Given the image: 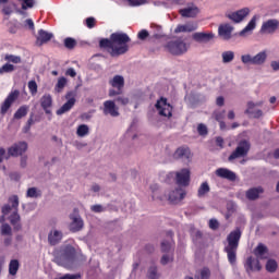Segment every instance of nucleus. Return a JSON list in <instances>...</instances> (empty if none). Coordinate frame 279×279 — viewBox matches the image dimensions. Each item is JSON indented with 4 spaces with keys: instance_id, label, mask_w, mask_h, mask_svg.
<instances>
[{
    "instance_id": "obj_1",
    "label": "nucleus",
    "mask_w": 279,
    "mask_h": 279,
    "mask_svg": "<svg viewBox=\"0 0 279 279\" xmlns=\"http://www.w3.org/2000/svg\"><path fill=\"white\" fill-rule=\"evenodd\" d=\"M130 36L125 33H113L110 38H102L99 40L100 49H106L111 58H118L130 51Z\"/></svg>"
},
{
    "instance_id": "obj_2",
    "label": "nucleus",
    "mask_w": 279,
    "mask_h": 279,
    "mask_svg": "<svg viewBox=\"0 0 279 279\" xmlns=\"http://www.w3.org/2000/svg\"><path fill=\"white\" fill-rule=\"evenodd\" d=\"M241 241V229H235L227 236L228 245L225 247V252L228 256L230 265L236 263V251L239 250V243Z\"/></svg>"
},
{
    "instance_id": "obj_3",
    "label": "nucleus",
    "mask_w": 279,
    "mask_h": 279,
    "mask_svg": "<svg viewBox=\"0 0 279 279\" xmlns=\"http://www.w3.org/2000/svg\"><path fill=\"white\" fill-rule=\"evenodd\" d=\"M163 49L171 53V56H184L189 51V45H186L183 38H178L165 44Z\"/></svg>"
},
{
    "instance_id": "obj_4",
    "label": "nucleus",
    "mask_w": 279,
    "mask_h": 279,
    "mask_svg": "<svg viewBox=\"0 0 279 279\" xmlns=\"http://www.w3.org/2000/svg\"><path fill=\"white\" fill-rule=\"evenodd\" d=\"M9 204H12L13 213L9 217V221L11 226H13V230L19 232L23 227L21 226V215H19V196L12 195L9 197Z\"/></svg>"
},
{
    "instance_id": "obj_5",
    "label": "nucleus",
    "mask_w": 279,
    "mask_h": 279,
    "mask_svg": "<svg viewBox=\"0 0 279 279\" xmlns=\"http://www.w3.org/2000/svg\"><path fill=\"white\" fill-rule=\"evenodd\" d=\"M250 149H252V144H250V141L242 140L238 143L236 148L229 156L228 160L232 162V160H236V158H245V156L250 154Z\"/></svg>"
},
{
    "instance_id": "obj_6",
    "label": "nucleus",
    "mask_w": 279,
    "mask_h": 279,
    "mask_svg": "<svg viewBox=\"0 0 279 279\" xmlns=\"http://www.w3.org/2000/svg\"><path fill=\"white\" fill-rule=\"evenodd\" d=\"M58 262L62 267H71V264L75 263V247L65 246L58 258Z\"/></svg>"
},
{
    "instance_id": "obj_7",
    "label": "nucleus",
    "mask_w": 279,
    "mask_h": 279,
    "mask_svg": "<svg viewBox=\"0 0 279 279\" xmlns=\"http://www.w3.org/2000/svg\"><path fill=\"white\" fill-rule=\"evenodd\" d=\"M110 86L117 89H109V97H117V95H121L123 93V87L125 86V78L121 75L113 76L112 80L109 81Z\"/></svg>"
},
{
    "instance_id": "obj_8",
    "label": "nucleus",
    "mask_w": 279,
    "mask_h": 279,
    "mask_svg": "<svg viewBox=\"0 0 279 279\" xmlns=\"http://www.w3.org/2000/svg\"><path fill=\"white\" fill-rule=\"evenodd\" d=\"M155 107L158 110L160 117H168V119L173 117V107L171 104H168L167 98L161 97L159 100H157Z\"/></svg>"
},
{
    "instance_id": "obj_9",
    "label": "nucleus",
    "mask_w": 279,
    "mask_h": 279,
    "mask_svg": "<svg viewBox=\"0 0 279 279\" xmlns=\"http://www.w3.org/2000/svg\"><path fill=\"white\" fill-rule=\"evenodd\" d=\"M170 175H175V184L178 186H189L191 184V170L186 168L178 172H171Z\"/></svg>"
},
{
    "instance_id": "obj_10",
    "label": "nucleus",
    "mask_w": 279,
    "mask_h": 279,
    "mask_svg": "<svg viewBox=\"0 0 279 279\" xmlns=\"http://www.w3.org/2000/svg\"><path fill=\"white\" fill-rule=\"evenodd\" d=\"M21 95V92L19 89H14L13 92H11L8 97L4 99V101L1 105L0 108V113L1 114H8V110H10V108H12V104H14V101H16V99H19Z\"/></svg>"
},
{
    "instance_id": "obj_11",
    "label": "nucleus",
    "mask_w": 279,
    "mask_h": 279,
    "mask_svg": "<svg viewBox=\"0 0 279 279\" xmlns=\"http://www.w3.org/2000/svg\"><path fill=\"white\" fill-rule=\"evenodd\" d=\"M27 142H17L9 147V156H12L13 158H19V156H23L25 151H27Z\"/></svg>"
},
{
    "instance_id": "obj_12",
    "label": "nucleus",
    "mask_w": 279,
    "mask_h": 279,
    "mask_svg": "<svg viewBox=\"0 0 279 279\" xmlns=\"http://www.w3.org/2000/svg\"><path fill=\"white\" fill-rule=\"evenodd\" d=\"M279 27V21L277 19H270L263 22L259 29L260 34H276V31Z\"/></svg>"
},
{
    "instance_id": "obj_13",
    "label": "nucleus",
    "mask_w": 279,
    "mask_h": 279,
    "mask_svg": "<svg viewBox=\"0 0 279 279\" xmlns=\"http://www.w3.org/2000/svg\"><path fill=\"white\" fill-rule=\"evenodd\" d=\"M65 99H68V101L62 105L60 109L57 110L58 116L69 112L73 108V106H75V92H68L65 95Z\"/></svg>"
},
{
    "instance_id": "obj_14",
    "label": "nucleus",
    "mask_w": 279,
    "mask_h": 279,
    "mask_svg": "<svg viewBox=\"0 0 279 279\" xmlns=\"http://www.w3.org/2000/svg\"><path fill=\"white\" fill-rule=\"evenodd\" d=\"M191 148L189 146H181L177 148V150L173 154L174 160H183L186 162H191Z\"/></svg>"
},
{
    "instance_id": "obj_15",
    "label": "nucleus",
    "mask_w": 279,
    "mask_h": 279,
    "mask_svg": "<svg viewBox=\"0 0 279 279\" xmlns=\"http://www.w3.org/2000/svg\"><path fill=\"white\" fill-rule=\"evenodd\" d=\"M186 197V191L182 187H177L175 190L171 191L168 195V199L170 204H180L182 199Z\"/></svg>"
},
{
    "instance_id": "obj_16",
    "label": "nucleus",
    "mask_w": 279,
    "mask_h": 279,
    "mask_svg": "<svg viewBox=\"0 0 279 279\" xmlns=\"http://www.w3.org/2000/svg\"><path fill=\"white\" fill-rule=\"evenodd\" d=\"M244 267L246 269V274H252V271H260V269H263L260 260L252 256L246 258Z\"/></svg>"
},
{
    "instance_id": "obj_17",
    "label": "nucleus",
    "mask_w": 279,
    "mask_h": 279,
    "mask_svg": "<svg viewBox=\"0 0 279 279\" xmlns=\"http://www.w3.org/2000/svg\"><path fill=\"white\" fill-rule=\"evenodd\" d=\"M51 38H53V33H49L41 28L38 31L35 45L37 47H43V45H47V43H49Z\"/></svg>"
},
{
    "instance_id": "obj_18",
    "label": "nucleus",
    "mask_w": 279,
    "mask_h": 279,
    "mask_svg": "<svg viewBox=\"0 0 279 279\" xmlns=\"http://www.w3.org/2000/svg\"><path fill=\"white\" fill-rule=\"evenodd\" d=\"M179 14H181L183 19H195V16L199 14V8L192 3L186 8L180 9Z\"/></svg>"
},
{
    "instance_id": "obj_19",
    "label": "nucleus",
    "mask_w": 279,
    "mask_h": 279,
    "mask_svg": "<svg viewBox=\"0 0 279 279\" xmlns=\"http://www.w3.org/2000/svg\"><path fill=\"white\" fill-rule=\"evenodd\" d=\"M254 256L259 260H267L269 258V248L263 243H258L253 251Z\"/></svg>"
},
{
    "instance_id": "obj_20",
    "label": "nucleus",
    "mask_w": 279,
    "mask_h": 279,
    "mask_svg": "<svg viewBox=\"0 0 279 279\" xmlns=\"http://www.w3.org/2000/svg\"><path fill=\"white\" fill-rule=\"evenodd\" d=\"M248 14H250V8H244L229 14L228 19L233 21V23H241V21H243L246 16H248Z\"/></svg>"
},
{
    "instance_id": "obj_21",
    "label": "nucleus",
    "mask_w": 279,
    "mask_h": 279,
    "mask_svg": "<svg viewBox=\"0 0 279 279\" xmlns=\"http://www.w3.org/2000/svg\"><path fill=\"white\" fill-rule=\"evenodd\" d=\"M232 32H234V27L230 24H221L218 27V34L222 40H230L232 38Z\"/></svg>"
},
{
    "instance_id": "obj_22",
    "label": "nucleus",
    "mask_w": 279,
    "mask_h": 279,
    "mask_svg": "<svg viewBox=\"0 0 279 279\" xmlns=\"http://www.w3.org/2000/svg\"><path fill=\"white\" fill-rule=\"evenodd\" d=\"M216 175L218 178H222L223 180H229V182L236 181V173L232 172L228 168H218L216 170Z\"/></svg>"
},
{
    "instance_id": "obj_23",
    "label": "nucleus",
    "mask_w": 279,
    "mask_h": 279,
    "mask_svg": "<svg viewBox=\"0 0 279 279\" xmlns=\"http://www.w3.org/2000/svg\"><path fill=\"white\" fill-rule=\"evenodd\" d=\"M104 114H110V117H119V107L113 100H106L104 102Z\"/></svg>"
},
{
    "instance_id": "obj_24",
    "label": "nucleus",
    "mask_w": 279,
    "mask_h": 279,
    "mask_svg": "<svg viewBox=\"0 0 279 279\" xmlns=\"http://www.w3.org/2000/svg\"><path fill=\"white\" fill-rule=\"evenodd\" d=\"M71 223H70V231L71 232H80L84 228V220L80 216H70Z\"/></svg>"
},
{
    "instance_id": "obj_25",
    "label": "nucleus",
    "mask_w": 279,
    "mask_h": 279,
    "mask_svg": "<svg viewBox=\"0 0 279 279\" xmlns=\"http://www.w3.org/2000/svg\"><path fill=\"white\" fill-rule=\"evenodd\" d=\"M40 106L47 114H51V108L53 107V98L49 94H45L40 98Z\"/></svg>"
},
{
    "instance_id": "obj_26",
    "label": "nucleus",
    "mask_w": 279,
    "mask_h": 279,
    "mask_svg": "<svg viewBox=\"0 0 279 279\" xmlns=\"http://www.w3.org/2000/svg\"><path fill=\"white\" fill-rule=\"evenodd\" d=\"M193 40H195V43H210V40H213V38H215V34L214 33H194L192 35Z\"/></svg>"
},
{
    "instance_id": "obj_27",
    "label": "nucleus",
    "mask_w": 279,
    "mask_h": 279,
    "mask_svg": "<svg viewBox=\"0 0 279 279\" xmlns=\"http://www.w3.org/2000/svg\"><path fill=\"white\" fill-rule=\"evenodd\" d=\"M256 106H263V102L254 104V102L250 101L247 104V109H246L245 113L253 114L255 119H260V117H263V110L258 109L256 111H253L254 108H256Z\"/></svg>"
},
{
    "instance_id": "obj_28",
    "label": "nucleus",
    "mask_w": 279,
    "mask_h": 279,
    "mask_svg": "<svg viewBox=\"0 0 279 279\" xmlns=\"http://www.w3.org/2000/svg\"><path fill=\"white\" fill-rule=\"evenodd\" d=\"M263 187H252L248 191H246V199H250L251 202H254L255 199H258L260 197V193H263Z\"/></svg>"
},
{
    "instance_id": "obj_29",
    "label": "nucleus",
    "mask_w": 279,
    "mask_h": 279,
    "mask_svg": "<svg viewBox=\"0 0 279 279\" xmlns=\"http://www.w3.org/2000/svg\"><path fill=\"white\" fill-rule=\"evenodd\" d=\"M195 29H197V24L195 23L178 25L174 29V34H182V32H195Z\"/></svg>"
},
{
    "instance_id": "obj_30",
    "label": "nucleus",
    "mask_w": 279,
    "mask_h": 279,
    "mask_svg": "<svg viewBox=\"0 0 279 279\" xmlns=\"http://www.w3.org/2000/svg\"><path fill=\"white\" fill-rule=\"evenodd\" d=\"M62 241V232L54 230L53 232H50L48 235V242L51 245H58Z\"/></svg>"
},
{
    "instance_id": "obj_31",
    "label": "nucleus",
    "mask_w": 279,
    "mask_h": 279,
    "mask_svg": "<svg viewBox=\"0 0 279 279\" xmlns=\"http://www.w3.org/2000/svg\"><path fill=\"white\" fill-rule=\"evenodd\" d=\"M256 21H258V15H254L248 24L240 32V36H245L247 32H253V29H256Z\"/></svg>"
},
{
    "instance_id": "obj_32",
    "label": "nucleus",
    "mask_w": 279,
    "mask_h": 279,
    "mask_svg": "<svg viewBox=\"0 0 279 279\" xmlns=\"http://www.w3.org/2000/svg\"><path fill=\"white\" fill-rule=\"evenodd\" d=\"M210 193V185L208 181L203 182L197 190V197H206Z\"/></svg>"
},
{
    "instance_id": "obj_33",
    "label": "nucleus",
    "mask_w": 279,
    "mask_h": 279,
    "mask_svg": "<svg viewBox=\"0 0 279 279\" xmlns=\"http://www.w3.org/2000/svg\"><path fill=\"white\" fill-rule=\"evenodd\" d=\"M29 112V106L24 105L21 106L14 113L13 119H23V117H27V113Z\"/></svg>"
},
{
    "instance_id": "obj_34",
    "label": "nucleus",
    "mask_w": 279,
    "mask_h": 279,
    "mask_svg": "<svg viewBox=\"0 0 279 279\" xmlns=\"http://www.w3.org/2000/svg\"><path fill=\"white\" fill-rule=\"evenodd\" d=\"M266 271H268V274H276V271H278V262L276 259H268L266 262Z\"/></svg>"
},
{
    "instance_id": "obj_35",
    "label": "nucleus",
    "mask_w": 279,
    "mask_h": 279,
    "mask_svg": "<svg viewBox=\"0 0 279 279\" xmlns=\"http://www.w3.org/2000/svg\"><path fill=\"white\" fill-rule=\"evenodd\" d=\"M20 267H21V264L19 263V259H12L9 264L10 276H16V274H19Z\"/></svg>"
},
{
    "instance_id": "obj_36",
    "label": "nucleus",
    "mask_w": 279,
    "mask_h": 279,
    "mask_svg": "<svg viewBox=\"0 0 279 279\" xmlns=\"http://www.w3.org/2000/svg\"><path fill=\"white\" fill-rule=\"evenodd\" d=\"M267 60V52L262 51L257 53L255 57H253V64H265V61Z\"/></svg>"
},
{
    "instance_id": "obj_37",
    "label": "nucleus",
    "mask_w": 279,
    "mask_h": 279,
    "mask_svg": "<svg viewBox=\"0 0 279 279\" xmlns=\"http://www.w3.org/2000/svg\"><path fill=\"white\" fill-rule=\"evenodd\" d=\"M16 70V66L12 63H5L2 66H0V75H4V73H14Z\"/></svg>"
},
{
    "instance_id": "obj_38",
    "label": "nucleus",
    "mask_w": 279,
    "mask_h": 279,
    "mask_svg": "<svg viewBox=\"0 0 279 279\" xmlns=\"http://www.w3.org/2000/svg\"><path fill=\"white\" fill-rule=\"evenodd\" d=\"M222 62L223 64H228L230 62H232V60H234V51L232 50H228L222 52Z\"/></svg>"
},
{
    "instance_id": "obj_39",
    "label": "nucleus",
    "mask_w": 279,
    "mask_h": 279,
    "mask_svg": "<svg viewBox=\"0 0 279 279\" xmlns=\"http://www.w3.org/2000/svg\"><path fill=\"white\" fill-rule=\"evenodd\" d=\"M65 49H75L77 47V40L73 37H66L63 41Z\"/></svg>"
},
{
    "instance_id": "obj_40",
    "label": "nucleus",
    "mask_w": 279,
    "mask_h": 279,
    "mask_svg": "<svg viewBox=\"0 0 279 279\" xmlns=\"http://www.w3.org/2000/svg\"><path fill=\"white\" fill-rule=\"evenodd\" d=\"M88 132H89V129H88V125H86V124L78 125V128L76 130L77 136H81V137L88 135Z\"/></svg>"
},
{
    "instance_id": "obj_41",
    "label": "nucleus",
    "mask_w": 279,
    "mask_h": 279,
    "mask_svg": "<svg viewBox=\"0 0 279 279\" xmlns=\"http://www.w3.org/2000/svg\"><path fill=\"white\" fill-rule=\"evenodd\" d=\"M0 232L4 236H12V227H10V225H8V223H3L0 227Z\"/></svg>"
},
{
    "instance_id": "obj_42",
    "label": "nucleus",
    "mask_w": 279,
    "mask_h": 279,
    "mask_svg": "<svg viewBox=\"0 0 279 279\" xmlns=\"http://www.w3.org/2000/svg\"><path fill=\"white\" fill-rule=\"evenodd\" d=\"M4 60L7 62H12L13 64H21L22 60L20 56L5 54Z\"/></svg>"
},
{
    "instance_id": "obj_43",
    "label": "nucleus",
    "mask_w": 279,
    "mask_h": 279,
    "mask_svg": "<svg viewBox=\"0 0 279 279\" xmlns=\"http://www.w3.org/2000/svg\"><path fill=\"white\" fill-rule=\"evenodd\" d=\"M64 86H66V77L62 76L58 80V83L56 85L57 93H62V89H64Z\"/></svg>"
},
{
    "instance_id": "obj_44",
    "label": "nucleus",
    "mask_w": 279,
    "mask_h": 279,
    "mask_svg": "<svg viewBox=\"0 0 279 279\" xmlns=\"http://www.w3.org/2000/svg\"><path fill=\"white\" fill-rule=\"evenodd\" d=\"M209 278H210V268H208V267H204L201 270V277L195 276V279H209Z\"/></svg>"
},
{
    "instance_id": "obj_45",
    "label": "nucleus",
    "mask_w": 279,
    "mask_h": 279,
    "mask_svg": "<svg viewBox=\"0 0 279 279\" xmlns=\"http://www.w3.org/2000/svg\"><path fill=\"white\" fill-rule=\"evenodd\" d=\"M12 155H10V151H5V148L0 147V163L3 162V160H10Z\"/></svg>"
},
{
    "instance_id": "obj_46",
    "label": "nucleus",
    "mask_w": 279,
    "mask_h": 279,
    "mask_svg": "<svg viewBox=\"0 0 279 279\" xmlns=\"http://www.w3.org/2000/svg\"><path fill=\"white\" fill-rule=\"evenodd\" d=\"M197 132L199 136H208V126H206L204 123H201L197 126Z\"/></svg>"
},
{
    "instance_id": "obj_47",
    "label": "nucleus",
    "mask_w": 279,
    "mask_h": 279,
    "mask_svg": "<svg viewBox=\"0 0 279 279\" xmlns=\"http://www.w3.org/2000/svg\"><path fill=\"white\" fill-rule=\"evenodd\" d=\"M22 3V10H28L34 8V0H19Z\"/></svg>"
},
{
    "instance_id": "obj_48",
    "label": "nucleus",
    "mask_w": 279,
    "mask_h": 279,
    "mask_svg": "<svg viewBox=\"0 0 279 279\" xmlns=\"http://www.w3.org/2000/svg\"><path fill=\"white\" fill-rule=\"evenodd\" d=\"M148 278L158 279V268L156 266H153L148 269Z\"/></svg>"
},
{
    "instance_id": "obj_49",
    "label": "nucleus",
    "mask_w": 279,
    "mask_h": 279,
    "mask_svg": "<svg viewBox=\"0 0 279 279\" xmlns=\"http://www.w3.org/2000/svg\"><path fill=\"white\" fill-rule=\"evenodd\" d=\"M28 89L29 93H32L33 95H36V93H38V84L36 83V81L28 82Z\"/></svg>"
},
{
    "instance_id": "obj_50",
    "label": "nucleus",
    "mask_w": 279,
    "mask_h": 279,
    "mask_svg": "<svg viewBox=\"0 0 279 279\" xmlns=\"http://www.w3.org/2000/svg\"><path fill=\"white\" fill-rule=\"evenodd\" d=\"M85 24H86V27H88V29H93V27L97 25V20H95V17H87L85 20Z\"/></svg>"
},
{
    "instance_id": "obj_51",
    "label": "nucleus",
    "mask_w": 279,
    "mask_h": 279,
    "mask_svg": "<svg viewBox=\"0 0 279 279\" xmlns=\"http://www.w3.org/2000/svg\"><path fill=\"white\" fill-rule=\"evenodd\" d=\"M38 190L36 187H29L26 192V197H38Z\"/></svg>"
},
{
    "instance_id": "obj_52",
    "label": "nucleus",
    "mask_w": 279,
    "mask_h": 279,
    "mask_svg": "<svg viewBox=\"0 0 279 279\" xmlns=\"http://www.w3.org/2000/svg\"><path fill=\"white\" fill-rule=\"evenodd\" d=\"M138 40H145L146 38H149V32L147 29H142L137 34Z\"/></svg>"
},
{
    "instance_id": "obj_53",
    "label": "nucleus",
    "mask_w": 279,
    "mask_h": 279,
    "mask_svg": "<svg viewBox=\"0 0 279 279\" xmlns=\"http://www.w3.org/2000/svg\"><path fill=\"white\" fill-rule=\"evenodd\" d=\"M116 101L121 106H128V104H130V98L125 96H119L118 98H116Z\"/></svg>"
},
{
    "instance_id": "obj_54",
    "label": "nucleus",
    "mask_w": 279,
    "mask_h": 279,
    "mask_svg": "<svg viewBox=\"0 0 279 279\" xmlns=\"http://www.w3.org/2000/svg\"><path fill=\"white\" fill-rule=\"evenodd\" d=\"M241 60H242L243 64H253L254 57H252L250 54H243L241 57Z\"/></svg>"
},
{
    "instance_id": "obj_55",
    "label": "nucleus",
    "mask_w": 279,
    "mask_h": 279,
    "mask_svg": "<svg viewBox=\"0 0 279 279\" xmlns=\"http://www.w3.org/2000/svg\"><path fill=\"white\" fill-rule=\"evenodd\" d=\"M171 251V242L163 241L161 242V252L167 253Z\"/></svg>"
},
{
    "instance_id": "obj_56",
    "label": "nucleus",
    "mask_w": 279,
    "mask_h": 279,
    "mask_svg": "<svg viewBox=\"0 0 279 279\" xmlns=\"http://www.w3.org/2000/svg\"><path fill=\"white\" fill-rule=\"evenodd\" d=\"M12 208H14V207H12V205L11 206L9 204L3 205L1 208L2 215L4 217H5V215H10V213L12 211Z\"/></svg>"
},
{
    "instance_id": "obj_57",
    "label": "nucleus",
    "mask_w": 279,
    "mask_h": 279,
    "mask_svg": "<svg viewBox=\"0 0 279 279\" xmlns=\"http://www.w3.org/2000/svg\"><path fill=\"white\" fill-rule=\"evenodd\" d=\"M24 27H28V29H32V32H34L35 29L34 20L33 19L25 20Z\"/></svg>"
},
{
    "instance_id": "obj_58",
    "label": "nucleus",
    "mask_w": 279,
    "mask_h": 279,
    "mask_svg": "<svg viewBox=\"0 0 279 279\" xmlns=\"http://www.w3.org/2000/svg\"><path fill=\"white\" fill-rule=\"evenodd\" d=\"M209 228L210 230H218L219 229V221L217 219L209 220Z\"/></svg>"
},
{
    "instance_id": "obj_59",
    "label": "nucleus",
    "mask_w": 279,
    "mask_h": 279,
    "mask_svg": "<svg viewBox=\"0 0 279 279\" xmlns=\"http://www.w3.org/2000/svg\"><path fill=\"white\" fill-rule=\"evenodd\" d=\"M12 12H14V10H12V8L10 5H4L2 8V14H4L5 16H10V14H12Z\"/></svg>"
},
{
    "instance_id": "obj_60",
    "label": "nucleus",
    "mask_w": 279,
    "mask_h": 279,
    "mask_svg": "<svg viewBox=\"0 0 279 279\" xmlns=\"http://www.w3.org/2000/svg\"><path fill=\"white\" fill-rule=\"evenodd\" d=\"M130 5H143L147 3V0H128Z\"/></svg>"
},
{
    "instance_id": "obj_61",
    "label": "nucleus",
    "mask_w": 279,
    "mask_h": 279,
    "mask_svg": "<svg viewBox=\"0 0 279 279\" xmlns=\"http://www.w3.org/2000/svg\"><path fill=\"white\" fill-rule=\"evenodd\" d=\"M92 213H104V206L101 205H93L90 207Z\"/></svg>"
},
{
    "instance_id": "obj_62",
    "label": "nucleus",
    "mask_w": 279,
    "mask_h": 279,
    "mask_svg": "<svg viewBox=\"0 0 279 279\" xmlns=\"http://www.w3.org/2000/svg\"><path fill=\"white\" fill-rule=\"evenodd\" d=\"M65 75H69L70 77H75L77 75V72H75V69L70 68L66 70Z\"/></svg>"
},
{
    "instance_id": "obj_63",
    "label": "nucleus",
    "mask_w": 279,
    "mask_h": 279,
    "mask_svg": "<svg viewBox=\"0 0 279 279\" xmlns=\"http://www.w3.org/2000/svg\"><path fill=\"white\" fill-rule=\"evenodd\" d=\"M37 121H38V119H36V118L34 119V113H31V116H29V118L27 120V124L33 126L34 123H36Z\"/></svg>"
},
{
    "instance_id": "obj_64",
    "label": "nucleus",
    "mask_w": 279,
    "mask_h": 279,
    "mask_svg": "<svg viewBox=\"0 0 279 279\" xmlns=\"http://www.w3.org/2000/svg\"><path fill=\"white\" fill-rule=\"evenodd\" d=\"M9 32L10 34H16V32H19V27L16 26V24H11V26L9 27Z\"/></svg>"
}]
</instances>
